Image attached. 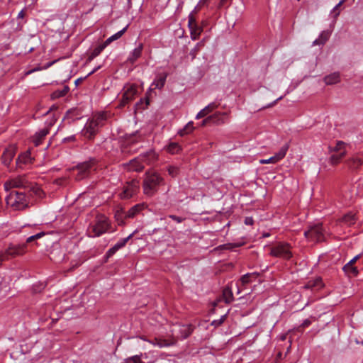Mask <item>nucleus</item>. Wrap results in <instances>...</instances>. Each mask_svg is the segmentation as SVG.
Here are the masks:
<instances>
[{
	"instance_id": "obj_18",
	"label": "nucleus",
	"mask_w": 363,
	"mask_h": 363,
	"mask_svg": "<svg viewBox=\"0 0 363 363\" xmlns=\"http://www.w3.org/2000/svg\"><path fill=\"white\" fill-rule=\"evenodd\" d=\"M193 332V328L191 325H182L179 326L177 336L182 339H186Z\"/></svg>"
},
{
	"instance_id": "obj_16",
	"label": "nucleus",
	"mask_w": 363,
	"mask_h": 363,
	"mask_svg": "<svg viewBox=\"0 0 363 363\" xmlns=\"http://www.w3.org/2000/svg\"><path fill=\"white\" fill-rule=\"evenodd\" d=\"M33 158L30 155V150L20 155L16 160V164L19 168H23V164H28L32 162Z\"/></svg>"
},
{
	"instance_id": "obj_48",
	"label": "nucleus",
	"mask_w": 363,
	"mask_h": 363,
	"mask_svg": "<svg viewBox=\"0 0 363 363\" xmlns=\"http://www.w3.org/2000/svg\"><path fill=\"white\" fill-rule=\"evenodd\" d=\"M352 162H353V167L354 168L359 167L362 163V160L358 157L352 159Z\"/></svg>"
},
{
	"instance_id": "obj_26",
	"label": "nucleus",
	"mask_w": 363,
	"mask_h": 363,
	"mask_svg": "<svg viewBox=\"0 0 363 363\" xmlns=\"http://www.w3.org/2000/svg\"><path fill=\"white\" fill-rule=\"evenodd\" d=\"M342 269L348 275L356 276L358 274L357 267H354L352 264L349 262L342 267Z\"/></svg>"
},
{
	"instance_id": "obj_32",
	"label": "nucleus",
	"mask_w": 363,
	"mask_h": 363,
	"mask_svg": "<svg viewBox=\"0 0 363 363\" xmlns=\"http://www.w3.org/2000/svg\"><path fill=\"white\" fill-rule=\"evenodd\" d=\"M133 233H131L130 235H129L128 237L125 238H123V239H121L120 240H118L114 245L113 247L116 249V250H120L121 249L122 247H123L125 244L128 242V241L132 238Z\"/></svg>"
},
{
	"instance_id": "obj_51",
	"label": "nucleus",
	"mask_w": 363,
	"mask_h": 363,
	"mask_svg": "<svg viewBox=\"0 0 363 363\" xmlns=\"http://www.w3.org/2000/svg\"><path fill=\"white\" fill-rule=\"evenodd\" d=\"M244 223L247 225H252L254 223V220L252 217H246L245 218Z\"/></svg>"
},
{
	"instance_id": "obj_4",
	"label": "nucleus",
	"mask_w": 363,
	"mask_h": 363,
	"mask_svg": "<svg viewBox=\"0 0 363 363\" xmlns=\"http://www.w3.org/2000/svg\"><path fill=\"white\" fill-rule=\"evenodd\" d=\"M110 228L111 224L108 218L104 215H99L96 218L94 223L90 225L88 234L92 238L99 237L108 232Z\"/></svg>"
},
{
	"instance_id": "obj_46",
	"label": "nucleus",
	"mask_w": 363,
	"mask_h": 363,
	"mask_svg": "<svg viewBox=\"0 0 363 363\" xmlns=\"http://www.w3.org/2000/svg\"><path fill=\"white\" fill-rule=\"evenodd\" d=\"M147 157H149L148 159H145L146 162L147 163H150L151 162L152 160H155L156 159V155L154 152H150L147 153Z\"/></svg>"
},
{
	"instance_id": "obj_30",
	"label": "nucleus",
	"mask_w": 363,
	"mask_h": 363,
	"mask_svg": "<svg viewBox=\"0 0 363 363\" xmlns=\"http://www.w3.org/2000/svg\"><path fill=\"white\" fill-rule=\"evenodd\" d=\"M166 148L167 151L171 154L178 153L181 150L180 145L177 143H171Z\"/></svg>"
},
{
	"instance_id": "obj_29",
	"label": "nucleus",
	"mask_w": 363,
	"mask_h": 363,
	"mask_svg": "<svg viewBox=\"0 0 363 363\" xmlns=\"http://www.w3.org/2000/svg\"><path fill=\"white\" fill-rule=\"evenodd\" d=\"M342 220V222L347 224V225H352L355 223L356 217L354 214L349 213L344 216Z\"/></svg>"
},
{
	"instance_id": "obj_63",
	"label": "nucleus",
	"mask_w": 363,
	"mask_h": 363,
	"mask_svg": "<svg viewBox=\"0 0 363 363\" xmlns=\"http://www.w3.org/2000/svg\"><path fill=\"white\" fill-rule=\"evenodd\" d=\"M242 244H234V247H240Z\"/></svg>"
},
{
	"instance_id": "obj_62",
	"label": "nucleus",
	"mask_w": 363,
	"mask_h": 363,
	"mask_svg": "<svg viewBox=\"0 0 363 363\" xmlns=\"http://www.w3.org/2000/svg\"><path fill=\"white\" fill-rule=\"evenodd\" d=\"M35 70V69H33V70L28 71L26 74H30V73L33 72Z\"/></svg>"
},
{
	"instance_id": "obj_36",
	"label": "nucleus",
	"mask_w": 363,
	"mask_h": 363,
	"mask_svg": "<svg viewBox=\"0 0 363 363\" xmlns=\"http://www.w3.org/2000/svg\"><path fill=\"white\" fill-rule=\"evenodd\" d=\"M55 122V120H52V121H50L49 123V127H46L42 130H40L39 131V133H36L35 136H40V137H43V136H46L47 135L50 134V126L52 125V124Z\"/></svg>"
},
{
	"instance_id": "obj_5",
	"label": "nucleus",
	"mask_w": 363,
	"mask_h": 363,
	"mask_svg": "<svg viewBox=\"0 0 363 363\" xmlns=\"http://www.w3.org/2000/svg\"><path fill=\"white\" fill-rule=\"evenodd\" d=\"M305 238L311 242H322L324 240V233L322 224L318 223L310 225L304 232Z\"/></svg>"
},
{
	"instance_id": "obj_33",
	"label": "nucleus",
	"mask_w": 363,
	"mask_h": 363,
	"mask_svg": "<svg viewBox=\"0 0 363 363\" xmlns=\"http://www.w3.org/2000/svg\"><path fill=\"white\" fill-rule=\"evenodd\" d=\"M322 286V280L321 279H316L313 281H308L305 286L306 289H313V287H316L318 289Z\"/></svg>"
},
{
	"instance_id": "obj_52",
	"label": "nucleus",
	"mask_w": 363,
	"mask_h": 363,
	"mask_svg": "<svg viewBox=\"0 0 363 363\" xmlns=\"http://www.w3.org/2000/svg\"><path fill=\"white\" fill-rule=\"evenodd\" d=\"M44 138H35L33 143L35 146H38L41 144L42 140Z\"/></svg>"
},
{
	"instance_id": "obj_60",
	"label": "nucleus",
	"mask_w": 363,
	"mask_h": 363,
	"mask_svg": "<svg viewBox=\"0 0 363 363\" xmlns=\"http://www.w3.org/2000/svg\"><path fill=\"white\" fill-rule=\"evenodd\" d=\"M23 15H24V13L23 11H20L18 15V18H23Z\"/></svg>"
},
{
	"instance_id": "obj_55",
	"label": "nucleus",
	"mask_w": 363,
	"mask_h": 363,
	"mask_svg": "<svg viewBox=\"0 0 363 363\" xmlns=\"http://www.w3.org/2000/svg\"><path fill=\"white\" fill-rule=\"evenodd\" d=\"M201 45H202V43H198V44L196 45V46L195 47V48H194L193 50H191V54L193 55V57H195V55H196V54H195V52H196V51H197L198 50H199V48H200V46H201Z\"/></svg>"
},
{
	"instance_id": "obj_20",
	"label": "nucleus",
	"mask_w": 363,
	"mask_h": 363,
	"mask_svg": "<svg viewBox=\"0 0 363 363\" xmlns=\"http://www.w3.org/2000/svg\"><path fill=\"white\" fill-rule=\"evenodd\" d=\"M217 105L215 103H211L203 109H201L196 116V119H200L206 116L208 113L213 111Z\"/></svg>"
},
{
	"instance_id": "obj_12",
	"label": "nucleus",
	"mask_w": 363,
	"mask_h": 363,
	"mask_svg": "<svg viewBox=\"0 0 363 363\" xmlns=\"http://www.w3.org/2000/svg\"><path fill=\"white\" fill-rule=\"evenodd\" d=\"M289 147V145L288 143H286L284 145L281 149L279 150L277 153H276L274 156L269 157V159H262L259 160L260 164H275L282 160L288 150Z\"/></svg>"
},
{
	"instance_id": "obj_3",
	"label": "nucleus",
	"mask_w": 363,
	"mask_h": 363,
	"mask_svg": "<svg viewBox=\"0 0 363 363\" xmlns=\"http://www.w3.org/2000/svg\"><path fill=\"white\" fill-rule=\"evenodd\" d=\"M164 183V179L157 172L148 171L145 174L143 183V193L151 197L157 191V188Z\"/></svg>"
},
{
	"instance_id": "obj_10",
	"label": "nucleus",
	"mask_w": 363,
	"mask_h": 363,
	"mask_svg": "<svg viewBox=\"0 0 363 363\" xmlns=\"http://www.w3.org/2000/svg\"><path fill=\"white\" fill-rule=\"evenodd\" d=\"M95 164V160L94 159L90 160L89 161L82 162L79 164L77 166L73 168V169H77L78 171L77 174L75 177L76 180H82L85 177H88L91 169Z\"/></svg>"
},
{
	"instance_id": "obj_40",
	"label": "nucleus",
	"mask_w": 363,
	"mask_h": 363,
	"mask_svg": "<svg viewBox=\"0 0 363 363\" xmlns=\"http://www.w3.org/2000/svg\"><path fill=\"white\" fill-rule=\"evenodd\" d=\"M253 276L254 275L252 274H246L243 275L240 279V281L242 284V285L250 283L251 281L250 278Z\"/></svg>"
},
{
	"instance_id": "obj_9",
	"label": "nucleus",
	"mask_w": 363,
	"mask_h": 363,
	"mask_svg": "<svg viewBox=\"0 0 363 363\" xmlns=\"http://www.w3.org/2000/svg\"><path fill=\"white\" fill-rule=\"evenodd\" d=\"M123 90V98L121 102V106H124L126 104L133 100L138 93V86L136 84H125Z\"/></svg>"
},
{
	"instance_id": "obj_8",
	"label": "nucleus",
	"mask_w": 363,
	"mask_h": 363,
	"mask_svg": "<svg viewBox=\"0 0 363 363\" xmlns=\"http://www.w3.org/2000/svg\"><path fill=\"white\" fill-rule=\"evenodd\" d=\"M140 188L139 181L137 179H132L126 182L123 186V191L120 194L121 199H128L135 195Z\"/></svg>"
},
{
	"instance_id": "obj_35",
	"label": "nucleus",
	"mask_w": 363,
	"mask_h": 363,
	"mask_svg": "<svg viewBox=\"0 0 363 363\" xmlns=\"http://www.w3.org/2000/svg\"><path fill=\"white\" fill-rule=\"evenodd\" d=\"M346 1V0H340V1L333 8L331 11V15L334 18L335 21L340 13L339 8Z\"/></svg>"
},
{
	"instance_id": "obj_41",
	"label": "nucleus",
	"mask_w": 363,
	"mask_h": 363,
	"mask_svg": "<svg viewBox=\"0 0 363 363\" xmlns=\"http://www.w3.org/2000/svg\"><path fill=\"white\" fill-rule=\"evenodd\" d=\"M210 0H199L198 4L194 9L195 12H197L199 10H200L203 6L208 5Z\"/></svg>"
},
{
	"instance_id": "obj_19",
	"label": "nucleus",
	"mask_w": 363,
	"mask_h": 363,
	"mask_svg": "<svg viewBox=\"0 0 363 363\" xmlns=\"http://www.w3.org/2000/svg\"><path fill=\"white\" fill-rule=\"evenodd\" d=\"M323 81L326 85H333L340 82V74L339 72H333L326 75L323 78Z\"/></svg>"
},
{
	"instance_id": "obj_39",
	"label": "nucleus",
	"mask_w": 363,
	"mask_h": 363,
	"mask_svg": "<svg viewBox=\"0 0 363 363\" xmlns=\"http://www.w3.org/2000/svg\"><path fill=\"white\" fill-rule=\"evenodd\" d=\"M44 235H45V233L43 232H41V233H38L34 235L30 236L27 238L26 242L27 243L31 242L37 239L42 238Z\"/></svg>"
},
{
	"instance_id": "obj_23",
	"label": "nucleus",
	"mask_w": 363,
	"mask_h": 363,
	"mask_svg": "<svg viewBox=\"0 0 363 363\" xmlns=\"http://www.w3.org/2000/svg\"><path fill=\"white\" fill-rule=\"evenodd\" d=\"M144 169V165L138 160H131L128 164V169L130 171L140 172Z\"/></svg>"
},
{
	"instance_id": "obj_56",
	"label": "nucleus",
	"mask_w": 363,
	"mask_h": 363,
	"mask_svg": "<svg viewBox=\"0 0 363 363\" xmlns=\"http://www.w3.org/2000/svg\"><path fill=\"white\" fill-rule=\"evenodd\" d=\"M359 255H357V256H355L354 257H353V258H352V259L349 262V263H350V264H354V262H355L359 259Z\"/></svg>"
},
{
	"instance_id": "obj_64",
	"label": "nucleus",
	"mask_w": 363,
	"mask_h": 363,
	"mask_svg": "<svg viewBox=\"0 0 363 363\" xmlns=\"http://www.w3.org/2000/svg\"><path fill=\"white\" fill-rule=\"evenodd\" d=\"M52 108H54V106L50 108L49 111H46L45 114H48Z\"/></svg>"
},
{
	"instance_id": "obj_7",
	"label": "nucleus",
	"mask_w": 363,
	"mask_h": 363,
	"mask_svg": "<svg viewBox=\"0 0 363 363\" xmlns=\"http://www.w3.org/2000/svg\"><path fill=\"white\" fill-rule=\"evenodd\" d=\"M348 145L342 141H337L336 145L333 147H330L332 151H334L330 158V162L333 164H337L340 162L341 159L345 156Z\"/></svg>"
},
{
	"instance_id": "obj_6",
	"label": "nucleus",
	"mask_w": 363,
	"mask_h": 363,
	"mask_svg": "<svg viewBox=\"0 0 363 363\" xmlns=\"http://www.w3.org/2000/svg\"><path fill=\"white\" fill-rule=\"evenodd\" d=\"M291 248V247L289 244L279 242L271 248L270 255L273 257L289 259L293 256Z\"/></svg>"
},
{
	"instance_id": "obj_15",
	"label": "nucleus",
	"mask_w": 363,
	"mask_h": 363,
	"mask_svg": "<svg viewBox=\"0 0 363 363\" xmlns=\"http://www.w3.org/2000/svg\"><path fill=\"white\" fill-rule=\"evenodd\" d=\"M15 155L16 147L14 146H9V147L6 148L1 157L3 164L8 167L11 164V162L12 161Z\"/></svg>"
},
{
	"instance_id": "obj_2",
	"label": "nucleus",
	"mask_w": 363,
	"mask_h": 363,
	"mask_svg": "<svg viewBox=\"0 0 363 363\" xmlns=\"http://www.w3.org/2000/svg\"><path fill=\"white\" fill-rule=\"evenodd\" d=\"M33 195H30L28 191H11L8 196H6V202L8 206L12 207L14 210H23L28 206L30 198Z\"/></svg>"
},
{
	"instance_id": "obj_34",
	"label": "nucleus",
	"mask_w": 363,
	"mask_h": 363,
	"mask_svg": "<svg viewBox=\"0 0 363 363\" xmlns=\"http://www.w3.org/2000/svg\"><path fill=\"white\" fill-rule=\"evenodd\" d=\"M190 30H191V39L196 40L199 38V36L200 35V34L202 31V29H201V28L199 27L198 26H195L194 27H191V28H190Z\"/></svg>"
},
{
	"instance_id": "obj_24",
	"label": "nucleus",
	"mask_w": 363,
	"mask_h": 363,
	"mask_svg": "<svg viewBox=\"0 0 363 363\" xmlns=\"http://www.w3.org/2000/svg\"><path fill=\"white\" fill-rule=\"evenodd\" d=\"M106 47V45H104V43L96 47L88 57L87 62H91V60H93L103 51V50Z\"/></svg>"
},
{
	"instance_id": "obj_53",
	"label": "nucleus",
	"mask_w": 363,
	"mask_h": 363,
	"mask_svg": "<svg viewBox=\"0 0 363 363\" xmlns=\"http://www.w3.org/2000/svg\"><path fill=\"white\" fill-rule=\"evenodd\" d=\"M311 324V321L309 319H306L301 324V327L307 328Z\"/></svg>"
},
{
	"instance_id": "obj_21",
	"label": "nucleus",
	"mask_w": 363,
	"mask_h": 363,
	"mask_svg": "<svg viewBox=\"0 0 363 363\" xmlns=\"http://www.w3.org/2000/svg\"><path fill=\"white\" fill-rule=\"evenodd\" d=\"M330 32L328 30H323L320 34L318 38L313 42V45H320L325 44L330 36Z\"/></svg>"
},
{
	"instance_id": "obj_42",
	"label": "nucleus",
	"mask_w": 363,
	"mask_h": 363,
	"mask_svg": "<svg viewBox=\"0 0 363 363\" xmlns=\"http://www.w3.org/2000/svg\"><path fill=\"white\" fill-rule=\"evenodd\" d=\"M167 171L172 177H174L178 174V169L175 167H169Z\"/></svg>"
},
{
	"instance_id": "obj_49",
	"label": "nucleus",
	"mask_w": 363,
	"mask_h": 363,
	"mask_svg": "<svg viewBox=\"0 0 363 363\" xmlns=\"http://www.w3.org/2000/svg\"><path fill=\"white\" fill-rule=\"evenodd\" d=\"M169 217L178 223H182L184 220L183 218L174 215H169Z\"/></svg>"
},
{
	"instance_id": "obj_54",
	"label": "nucleus",
	"mask_w": 363,
	"mask_h": 363,
	"mask_svg": "<svg viewBox=\"0 0 363 363\" xmlns=\"http://www.w3.org/2000/svg\"><path fill=\"white\" fill-rule=\"evenodd\" d=\"M8 259V257L6 256L5 254H4V252H0V264L2 263V262Z\"/></svg>"
},
{
	"instance_id": "obj_47",
	"label": "nucleus",
	"mask_w": 363,
	"mask_h": 363,
	"mask_svg": "<svg viewBox=\"0 0 363 363\" xmlns=\"http://www.w3.org/2000/svg\"><path fill=\"white\" fill-rule=\"evenodd\" d=\"M118 251V250H116L113 246L110 248L107 252H106V257H110L111 256H113L116 252Z\"/></svg>"
},
{
	"instance_id": "obj_59",
	"label": "nucleus",
	"mask_w": 363,
	"mask_h": 363,
	"mask_svg": "<svg viewBox=\"0 0 363 363\" xmlns=\"http://www.w3.org/2000/svg\"><path fill=\"white\" fill-rule=\"evenodd\" d=\"M55 62V61H52V62H50L49 63L47 64V65L45 67V68H48L50 67V66H52L54 63Z\"/></svg>"
},
{
	"instance_id": "obj_11",
	"label": "nucleus",
	"mask_w": 363,
	"mask_h": 363,
	"mask_svg": "<svg viewBox=\"0 0 363 363\" xmlns=\"http://www.w3.org/2000/svg\"><path fill=\"white\" fill-rule=\"evenodd\" d=\"M227 119L228 114L226 113L218 112L203 119L201 123V125L206 126L211 124L220 125L225 123Z\"/></svg>"
},
{
	"instance_id": "obj_22",
	"label": "nucleus",
	"mask_w": 363,
	"mask_h": 363,
	"mask_svg": "<svg viewBox=\"0 0 363 363\" xmlns=\"http://www.w3.org/2000/svg\"><path fill=\"white\" fill-rule=\"evenodd\" d=\"M167 75L158 76L151 84V89H162L165 84Z\"/></svg>"
},
{
	"instance_id": "obj_14",
	"label": "nucleus",
	"mask_w": 363,
	"mask_h": 363,
	"mask_svg": "<svg viewBox=\"0 0 363 363\" xmlns=\"http://www.w3.org/2000/svg\"><path fill=\"white\" fill-rule=\"evenodd\" d=\"M107 119V113L105 112L96 113L93 118L89 120L85 125L86 128H93L92 125L94 126L102 125L104 122Z\"/></svg>"
},
{
	"instance_id": "obj_37",
	"label": "nucleus",
	"mask_w": 363,
	"mask_h": 363,
	"mask_svg": "<svg viewBox=\"0 0 363 363\" xmlns=\"http://www.w3.org/2000/svg\"><path fill=\"white\" fill-rule=\"evenodd\" d=\"M125 362L126 363H130V362H133V363H144L140 359V356H139V355H135V356H132L130 357L127 358L125 359Z\"/></svg>"
},
{
	"instance_id": "obj_44",
	"label": "nucleus",
	"mask_w": 363,
	"mask_h": 363,
	"mask_svg": "<svg viewBox=\"0 0 363 363\" xmlns=\"http://www.w3.org/2000/svg\"><path fill=\"white\" fill-rule=\"evenodd\" d=\"M230 4V0H219L218 6V7L219 9L223 8V7H228Z\"/></svg>"
},
{
	"instance_id": "obj_58",
	"label": "nucleus",
	"mask_w": 363,
	"mask_h": 363,
	"mask_svg": "<svg viewBox=\"0 0 363 363\" xmlns=\"http://www.w3.org/2000/svg\"><path fill=\"white\" fill-rule=\"evenodd\" d=\"M74 138H64L63 139V143H66V142H68V141H70V140H72V139H74Z\"/></svg>"
},
{
	"instance_id": "obj_28",
	"label": "nucleus",
	"mask_w": 363,
	"mask_h": 363,
	"mask_svg": "<svg viewBox=\"0 0 363 363\" xmlns=\"http://www.w3.org/2000/svg\"><path fill=\"white\" fill-rule=\"evenodd\" d=\"M126 28H127V27H125L124 28H123L120 31L117 32L116 34H114V35H111V37H109L104 43V44L106 45V46H107L108 45H109L113 40H116L120 38L123 35V33L125 32Z\"/></svg>"
},
{
	"instance_id": "obj_50",
	"label": "nucleus",
	"mask_w": 363,
	"mask_h": 363,
	"mask_svg": "<svg viewBox=\"0 0 363 363\" xmlns=\"http://www.w3.org/2000/svg\"><path fill=\"white\" fill-rule=\"evenodd\" d=\"M99 126H94V125H92V128H86L85 127V129L86 130V133H89L90 135H93V134H95L96 133V130L98 128Z\"/></svg>"
},
{
	"instance_id": "obj_1",
	"label": "nucleus",
	"mask_w": 363,
	"mask_h": 363,
	"mask_svg": "<svg viewBox=\"0 0 363 363\" xmlns=\"http://www.w3.org/2000/svg\"><path fill=\"white\" fill-rule=\"evenodd\" d=\"M5 191H8L13 188L23 189L30 193V195L40 196L41 189L35 184L30 182L26 175H19L9 179L4 184Z\"/></svg>"
},
{
	"instance_id": "obj_38",
	"label": "nucleus",
	"mask_w": 363,
	"mask_h": 363,
	"mask_svg": "<svg viewBox=\"0 0 363 363\" xmlns=\"http://www.w3.org/2000/svg\"><path fill=\"white\" fill-rule=\"evenodd\" d=\"M226 316H227V315L225 314V315H222L219 319L213 320L211 325L215 327H218V326L221 325L223 323V322L225 321Z\"/></svg>"
},
{
	"instance_id": "obj_17",
	"label": "nucleus",
	"mask_w": 363,
	"mask_h": 363,
	"mask_svg": "<svg viewBox=\"0 0 363 363\" xmlns=\"http://www.w3.org/2000/svg\"><path fill=\"white\" fill-rule=\"evenodd\" d=\"M143 45L140 43L129 55L127 61L130 64H133L142 55Z\"/></svg>"
},
{
	"instance_id": "obj_61",
	"label": "nucleus",
	"mask_w": 363,
	"mask_h": 363,
	"mask_svg": "<svg viewBox=\"0 0 363 363\" xmlns=\"http://www.w3.org/2000/svg\"><path fill=\"white\" fill-rule=\"evenodd\" d=\"M282 98H283L282 96L279 97L276 101H274L273 102V104H273V105H274V104H276V102H277V101L281 100Z\"/></svg>"
},
{
	"instance_id": "obj_27",
	"label": "nucleus",
	"mask_w": 363,
	"mask_h": 363,
	"mask_svg": "<svg viewBox=\"0 0 363 363\" xmlns=\"http://www.w3.org/2000/svg\"><path fill=\"white\" fill-rule=\"evenodd\" d=\"M223 296L226 303H230L233 301V295L230 287H225L223 291Z\"/></svg>"
},
{
	"instance_id": "obj_57",
	"label": "nucleus",
	"mask_w": 363,
	"mask_h": 363,
	"mask_svg": "<svg viewBox=\"0 0 363 363\" xmlns=\"http://www.w3.org/2000/svg\"><path fill=\"white\" fill-rule=\"evenodd\" d=\"M100 67H101L100 66H98V67H96V68H94V69L91 72H89V73L88 74V76H90V75H91L92 74H94V73L95 72H96L99 69H100Z\"/></svg>"
},
{
	"instance_id": "obj_25",
	"label": "nucleus",
	"mask_w": 363,
	"mask_h": 363,
	"mask_svg": "<svg viewBox=\"0 0 363 363\" xmlns=\"http://www.w3.org/2000/svg\"><path fill=\"white\" fill-rule=\"evenodd\" d=\"M143 208V205L137 204L134 206H133L131 208H130L126 213H125V217L126 218H133L138 213H139Z\"/></svg>"
},
{
	"instance_id": "obj_31",
	"label": "nucleus",
	"mask_w": 363,
	"mask_h": 363,
	"mask_svg": "<svg viewBox=\"0 0 363 363\" xmlns=\"http://www.w3.org/2000/svg\"><path fill=\"white\" fill-rule=\"evenodd\" d=\"M194 128V123L190 121L186 125L184 129L180 130L179 133L181 136H184V135L190 134Z\"/></svg>"
},
{
	"instance_id": "obj_13",
	"label": "nucleus",
	"mask_w": 363,
	"mask_h": 363,
	"mask_svg": "<svg viewBox=\"0 0 363 363\" xmlns=\"http://www.w3.org/2000/svg\"><path fill=\"white\" fill-rule=\"evenodd\" d=\"M26 245H10L7 250L4 252V254L8 257V259L10 257H15L18 255H21L26 252Z\"/></svg>"
},
{
	"instance_id": "obj_45",
	"label": "nucleus",
	"mask_w": 363,
	"mask_h": 363,
	"mask_svg": "<svg viewBox=\"0 0 363 363\" xmlns=\"http://www.w3.org/2000/svg\"><path fill=\"white\" fill-rule=\"evenodd\" d=\"M195 26H197L196 23V20L194 17V15L192 13H191L189 16V28H191V27H194Z\"/></svg>"
},
{
	"instance_id": "obj_43",
	"label": "nucleus",
	"mask_w": 363,
	"mask_h": 363,
	"mask_svg": "<svg viewBox=\"0 0 363 363\" xmlns=\"http://www.w3.org/2000/svg\"><path fill=\"white\" fill-rule=\"evenodd\" d=\"M67 92V88H65L62 91H55V93H53L52 94V96L54 98H56V97H61V96H63L66 94V93Z\"/></svg>"
}]
</instances>
